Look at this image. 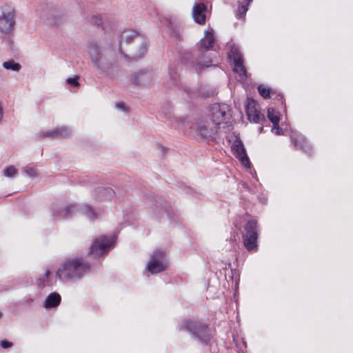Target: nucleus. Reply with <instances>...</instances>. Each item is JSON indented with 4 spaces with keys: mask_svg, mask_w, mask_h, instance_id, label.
I'll return each mask as SVG.
<instances>
[{
    "mask_svg": "<svg viewBox=\"0 0 353 353\" xmlns=\"http://www.w3.org/2000/svg\"><path fill=\"white\" fill-rule=\"evenodd\" d=\"M214 37L212 32H207L205 37L199 41V46L197 52L192 54L190 52H185L181 57L182 61L188 66L199 72L204 68L210 65L212 59L207 57L205 51L212 48L214 43Z\"/></svg>",
    "mask_w": 353,
    "mask_h": 353,
    "instance_id": "nucleus-1",
    "label": "nucleus"
},
{
    "mask_svg": "<svg viewBox=\"0 0 353 353\" xmlns=\"http://www.w3.org/2000/svg\"><path fill=\"white\" fill-rule=\"evenodd\" d=\"M88 53L94 68L100 72H104L113 65L114 50L105 48L95 41H92L88 47Z\"/></svg>",
    "mask_w": 353,
    "mask_h": 353,
    "instance_id": "nucleus-2",
    "label": "nucleus"
},
{
    "mask_svg": "<svg viewBox=\"0 0 353 353\" xmlns=\"http://www.w3.org/2000/svg\"><path fill=\"white\" fill-rule=\"evenodd\" d=\"M90 265L81 259L65 261L57 271V276L63 281L81 279L90 271Z\"/></svg>",
    "mask_w": 353,
    "mask_h": 353,
    "instance_id": "nucleus-3",
    "label": "nucleus"
},
{
    "mask_svg": "<svg viewBox=\"0 0 353 353\" xmlns=\"http://www.w3.org/2000/svg\"><path fill=\"white\" fill-rule=\"evenodd\" d=\"M179 330L189 332L194 339L205 344H207L212 338L208 325L200 321L185 319L180 325Z\"/></svg>",
    "mask_w": 353,
    "mask_h": 353,
    "instance_id": "nucleus-4",
    "label": "nucleus"
},
{
    "mask_svg": "<svg viewBox=\"0 0 353 353\" xmlns=\"http://www.w3.org/2000/svg\"><path fill=\"white\" fill-rule=\"evenodd\" d=\"M242 233L243 243L248 252H254L258 250L257 240L259 238V230L257 221L250 219L246 222Z\"/></svg>",
    "mask_w": 353,
    "mask_h": 353,
    "instance_id": "nucleus-5",
    "label": "nucleus"
},
{
    "mask_svg": "<svg viewBox=\"0 0 353 353\" xmlns=\"http://www.w3.org/2000/svg\"><path fill=\"white\" fill-rule=\"evenodd\" d=\"M38 14L48 26H60L66 20V15L50 5L41 6L37 10Z\"/></svg>",
    "mask_w": 353,
    "mask_h": 353,
    "instance_id": "nucleus-6",
    "label": "nucleus"
},
{
    "mask_svg": "<svg viewBox=\"0 0 353 353\" xmlns=\"http://www.w3.org/2000/svg\"><path fill=\"white\" fill-rule=\"evenodd\" d=\"M15 10L10 5L6 4L2 7L0 16V31L3 34H10L15 26Z\"/></svg>",
    "mask_w": 353,
    "mask_h": 353,
    "instance_id": "nucleus-7",
    "label": "nucleus"
},
{
    "mask_svg": "<svg viewBox=\"0 0 353 353\" xmlns=\"http://www.w3.org/2000/svg\"><path fill=\"white\" fill-rule=\"evenodd\" d=\"M168 268V263L165 252L160 250H154L151 254L146 269L152 274L160 273L165 270Z\"/></svg>",
    "mask_w": 353,
    "mask_h": 353,
    "instance_id": "nucleus-8",
    "label": "nucleus"
},
{
    "mask_svg": "<svg viewBox=\"0 0 353 353\" xmlns=\"http://www.w3.org/2000/svg\"><path fill=\"white\" fill-rule=\"evenodd\" d=\"M211 120L219 126L222 122L228 123L231 117L230 106L225 103H215L210 108Z\"/></svg>",
    "mask_w": 353,
    "mask_h": 353,
    "instance_id": "nucleus-9",
    "label": "nucleus"
},
{
    "mask_svg": "<svg viewBox=\"0 0 353 353\" xmlns=\"http://www.w3.org/2000/svg\"><path fill=\"white\" fill-rule=\"evenodd\" d=\"M114 241L112 239L106 236H102L96 239L90 246L89 254L97 258L100 257L104 253L109 251L113 246Z\"/></svg>",
    "mask_w": 353,
    "mask_h": 353,
    "instance_id": "nucleus-10",
    "label": "nucleus"
},
{
    "mask_svg": "<svg viewBox=\"0 0 353 353\" xmlns=\"http://www.w3.org/2000/svg\"><path fill=\"white\" fill-rule=\"evenodd\" d=\"M219 126L210 121H202L197 125V131L204 138L210 140L216 139Z\"/></svg>",
    "mask_w": 353,
    "mask_h": 353,
    "instance_id": "nucleus-11",
    "label": "nucleus"
},
{
    "mask_svg": "<svg viewBox=\"0 0 353 353\" xmlns=\"http://www.w3.org/2000/svg\"><path fill=\"white\" fill-rule=\"evenodd\" d=\"M77 212V205L75 204H70L63 207L53 204L52 206V216L54 220L71 217Z\"/></svg>",
    "mask_w": 353,
    "mask_h": 353,
    "instance_id": "nucleus-12",
    "label": "nucleus"
},
{
    "mask_svg": "<svg viewBox=\"0 0 353 353\" xmlns=\"http://www.w3.org/2000/svg\"><path fill=\"white\" fill-rule=\"evenodd\" d=\"M153 74L147 70H141L132 73L130 76L131 82L139 86H149L153 81Z\"/></svg>",
    "mask_w": 353,
    "mask_h": 353,
    "instance_id": "nucleus-13",
    "label": "nucleus"
},
{
    "mask_svg": "<svg viewBox=\"0 0 353 353\" xmlns=\"http://www.w3.org/2000/svg\"><path fill=\"white\" fill-rule=\"evenodd\" d=\"M258 108V104L256 101L254 99H248L245 111L248 119L250 121L259 123L265 119L264 115L261 113Z\"/></svg>",
    "mask_w": 353,
    "mask_h": 353,
    "instance_id": "nucleus-14",
    "label": "nucleus"
},
{
    "mask_svg": "<svg viewBox=\"0 0 353 353\" xmlns=\"http://www.w3.org/2000/svg\"><path fill=\"white\" fill-rule=\"evenodd\" d=\"M207 8L203 3H195L192 8V17L194 21L199 24L205 22V12Z\"/></svg>",
    "mask_w": 353,
    "mask_h": 353,
    "instance_id": "nucleus-15",
    "label": "nucleus"
},
{
    "mask_svg": "<svg viewBox=\"0 0 353 353\" xmlns=\"http://www.w3.org/2000/svg\"><path fill=\"white\" fill-rule=\"evenodd\" d=\"M234 154L246 168L250 167V162L247 156L245 149L241 142L235 145Z\"/></svg>",
    "mask_w": 353,
    "mask_h": 353,
    "instance_id": "nucleus-16",
    "label": "nucleus"
},
{
    "mask_svg": "<svg viewBox=\"0 0 353 353\" xmlns=\"http://www.w3.org/2000/svg\"><path fill=\"white\" fill-rule=\"evenodd\" d=\"M61 297L59 294L52 292L46 299L44 307L46 308H53L57 307L61 303Z\"/></svg>",
    "mask_w": 353,
    "mask_h": 353,
    "instance_id": "nucleus-17",
    "label": "nucleus"
},
{
    "mask_svg": "<svg viewBox=\"0 0 353 353\" xmlns=\"http://www.w3.org/2000/svg\"><path fill=\"white\" fill-rule=\"evenodd\" d=\"M77 211H80L82 214H85L90 219H95L97 218V212L88 204L77 205Z\"/></svg>",
    "mask_w": 353,
    "mask_h": 353,
    "instance_id": "nucleus-18",
    "label": "nucleus"
},
{
    "mask_svg": "<svg viewBox=\"0 0 353 353\" xmlns=\"http://www.w3.org/2000/svg\"><path fill=\"white\" fill-rule=\"evenodd\" d=\"M139 32L132 30H124L121 34V40L125 41L127 43H131L134 39L139 38Z\"/></svg>",
    "mask_w": 353,
    "mask_h": 353,
    "instance_id": "nucleus-19",
    "label": "nucleus"
},
{
    "mask_svg": "<svg viewBox=\"0 0 353 353\" xmlns=\"http://www.w3.org/2000/svg\"><path fill=\"white\" fill-rule=\"evenodd\" d=\"M252 0H243V3L238 2L239 7L236 12V17L239 19H244L246 12L248 10V6L250 4Z\"/></svg>",
    "mask_w": 353,
    "mask_h": 353,
    "instance_id": "nucleus-20",
    "label": "nucleus"
},
{
    "mask_svg": "<svg viewBox=\"0 0 353 353\" xmlns=\"http://www.w3.org/2000/svg\"><path fill=\"white\" fill-rule=\"evenodd\" d=\"M234 70L241 77H246V70L243 65V59L234 60Z\"/></svg>",
    "mask_w": 353,
    "mask_h": 353,
    "instance_id": "nucleus-21",
    "label": "nucleus"
},
{
    "mask_svg": "<svg viewBox=\"0 0 353 353\" xmlns=\"http://www.w3.org/2000/svg\"><path fill=\"white\" fill-rule=\"evenodd\" d=\"M292 141L294 144L296 149L302 150L307 154H310L312 153V148L310 145H308L304 141H299L297 139H293Z\"/></svg>",
    "mask_w": 353,
    "mask_h": 353,
    "instance_id": "nucleus-22",
    "label": "nucleus"
},
{
    "mask_svg": "<svg viewBox=\"0 0 353 353\" xmlns=\"http://www.w3.org/2000/svg\"><path fill=\"white\" fill-rule=\"evenodd\" d=\"M54 130L55 138H66L70 137L71 135V130L65 126L54 128Z\"/></svg>",
    "mask_w": 353,
    "mask_h": 353,
    "instance_id": "nucleus-23",
    "label": "nucleus"
},
{
    "mask_svg": "<svg viewBox=\"0 0 353 353\" xmlns=\"http://www.w3.org/2000/svg\"><path fill=\"white\" fill-rule=\"evenodd\" d=\"M50 274V271L47 270L46 271L45 275L43 277H40L37 279V283L39 288H43L46 285H50L52 284L48 279Z\"/></svg>",
    "mask_w": 353,
    "mask_h": 353,
    "instance_id": "nucleus-24",
    "label": "nucleus"
},
{
    "mask_svg": "<svg viewBox=\"0 0 353 353\" xmlns=\"http://www.w3.org/2000/svg\"><path fill=\"white\" fill-rule=\"evenodd\" d=\"M3 67L6 70H10L12 71H19L21 68L19 63H16L13 60H10L8 61L3 62Z\"/></svg>",
    "mask_w": 353,
    "mask_h": 353,
    "instance_id": "nucleus-25",
    "label": "nucleus"
},
{
    "mask_svg": "<svg viewBox=\"0 0 353 353\" xmlns=\"http://www.w3.org/2000/svg\"><path fill=\"white\" fill-rule=\"evenodd\" d=\"M228 57L231 61L243 59L239 49L235 46L231 48L228 53Z\"/></svg>",
    "mask_w": 353,
    "mask_h": 353,
    "instance_id": "nucleus-26",
    "label": "nucleus"
},
{
    "mask_svg": "<svg viewBox=\"0 0 353 353\" xmlns=\"http://www.w3.org/2000/svg\"><path fill=\"white\" fill-rule=\"evenodd\" d=\"M268 117L269 120L273 123L274 128L279 123V117L274 112L272 108H269L268 110Z\"/></svg>",
    "mask_w": 353,
    "mask_h": 353,
    "instance_id": "nucleus-27",
    "label": "nucleus"
},
{
    "mask_svg": "<svg viewBox=\"0 0 353 353\" xmlns=\"http://www.w3.org/2000/svg\"><path fill=\"white\" fill-rule=\"evenodd\" d=\"M147 53V45L145 41H142L140 46L139 53L133 57V60L137 61L139 59L143 58Z\"/></svg>",
    "mask_w": 353,
    "mask_h": 353,
    "instance_id": "nucleus-28",
    "label": "nucleus"
},
{
    "mask_svg": "<svg viewBox=\"0 0 353 353\" xmlns=\"http://www.w3.org/2000/svg\"><path fill=\"white\" fill-rule=\"evenodd\" d=\"M97 191L99 194L105 195L108 199H111L114 194V192L110 188H99Z\"/></svg>",
    "mask_w": 353,
    "mask_h": 353,
    "instance_id": "nucleus-29",
    "label": "nucleus"
},
{
    "mask_svg": "<svg viewBox=\"0 0 353 353\" xmlns=\"http://www.w3.org/2000/svg\"><path fill=\"white\" fill-rule=\"evenodd\" d=\"M258 91L261 97L264 99L270 98V88H266L263 87L262 85L258 86Z\"/></svg>",
    "mask_w": 353,
    "mask_h": 353,
    "instance_id": "nucleus-30",
    "label": "nucleus"
},
{
    "mask_svg": "<svg viewBox=\"0 0 353 353\" xmlns=\"http://www.w3.org/2000/svg\"><path fill=\"white\" fill-rule=\"evenodd\" d=\"M17 172V169L12 165L8 166L3 170L4 175L8 177L13 176Z\"/></svg>",
    "mask_w": 353,
    "mask_h": 353,
    "instance_id": "nucleus-31",
    "label": "nucleus"
},
{
    "mask_svg": "<svg viewBox=\"0 0 353 353\" xmlns=\"http://www.w3.org/2000/svg\"><path fill=\"white\" fill-rule=\"evenodd\" d=\"M90 22L96 26H101L103 23L102 17L101 15L92 16L90 18Z\"/></svg>",
    "mask_w": 353,
    "mask_h": 353,
    "instance_id": "nucleus-32",
    "label": "nucleus"
},
{
    "mask_svg": "<svg viewBox=\"0 0 353 353\" xmlns=\"http://www.w3.org/2000/svg\"><path fill=\"white\" fill-rule=\"evenodd\" d=\"M23 170L30 177H36L37 176V171L34 168L26 167L23 168Z\"/></svg>",
    "mask_w": 353,
    "mask_h": 353,
    "instance_id": "nucleus-33",
    "label": "nucleus"
},
{
    "mask_svg": "<svg viewBox=\"0 0 353 353\" xmlns=\"http://www.w3.org/2000/svg\"><path fill=\"white\" fill-rule=\"evenodd\" d=\"M78 77H70L66 79V83L69 85H71L74 87H78L79 86V83L78 81Z\"/></svg>",
    "mask_w": 353,
    "mask_h": 353,
    "instance_id": "nucleus-34",
    "label": "nucleus"
},
{
    "mask_svg": "<svg viewBox=\"0 0 353 353\" xmlns=\"http://www.w3.org/2000/svg\"><path fill=\"white\" fill-rule=\"evenodd\" d=\"M169 74L170 76V78L173 81V83L176 84V83L178 81V79H179V76H178L177 73L175 72L174 71L170 70L169 72Z\"/></svg>",
    "mask_w": 353,
    "mask_h": 353,
    "instance_id": "nucleus-35",
    "label": "nucleus"
},
{
    "mask_svg": "<svg viewBox=\"0 0 353 353\" xmlns=\"http://www.w3.org/2000/svg\"><path fill=\"white\" fill-rule=\"evenodd\" d=\"M12 345L13 344L12 342L8 341L6 340H2L0 342V345L1 346V347L5 348V349L11 347L12 346Z\"/></svg>",
    "mask_w": 353,
    "mask_h": 353,
    "instance_id": "nucleus-36",
    "label": "nucleus"
},
{
    "mask_svg": "<svg viewBox=\"0 0 353 353\" xmlns=\"http://www.w3.org/2000/svg\"><path fill=\"white\" fill-rule=\"evenodd\" d=\"M170 35L176 39H181V33L179 30L172 29L170 32Z\"/></svg>",
    "mask_w": 353,
    "mask_h": 353,
    "instance_id": "nucleus-37",
    "label": "nucleus"
},
{
    "mask_svg": "<svg viewBox=\"0 0 353 353\" xmlns=\"http://www.w3.org/2000/svg\"><path fill=\"white\" fill-rule=\"evenodd\" d=\"M42 134H43V136L44 137H54V138H55V134H54V129L52 130H48V131L43 132Z\"/></svg>",
    "mask_w": 353,
    "mask_h": 353,
    "instance_id": "nucleus-38",
    "label": "nucleus"
},
{
    "mask_svg": "<svg viewBox=\"0 0 353 353\" xmlns=\"http://www.w3.org/2000/svg\"><path fill=\"white\" fill-rule=\"evenodd\" d=\"M116 107L121 110H126L125 105L123 102H118L116 104Z\"/></svg>",
    "mask_w": 353,
    "mask_h": 353,
    "instance_id": "nucleus-39",
    "label": "nucleus"
},
{
    "mask_svg": "<svg viewBox=\"0 0 353 353\" xmlns=\"http://www.w3.org/2000/svg\"><path fill=\"white\" fill-rule=\"evenodd\" d=\"M276 130V134H281L283 132V130L279 127V124L275 128L273 127L272 130Z\"/></svg>",
    "mask_w": 353,
    "mask_h": 353,
    "instance_id": "nucleus-40",
    "label": "nucleus"
},
{
    "mask_svg": "<svg viewBox=\"0 0 353 353\" xmlns=\"http://www.w3.org/2000/svg\"><path fill=\"white\" fill-rule=\"evenodd\" d=\"M119 51H120L121 53H122L121 48V47L119 48Z\"/></svg>",
    "mask_w": 353,
    "mask_h": 353,
    "instance_id": "nucleus-41",
    "label": "nucleus"
},
{
    "mask_svg": "<svg viewBox=\"0 0 353 353\" xmlns=\"http://www.w3.org/2000/svg\"><path fill=\"white\" fill-rule=\"evenodd\" d=\"M2 315H3L2 312H0V317H1V316H2Z\"/></svg>",
    "mask_w": 353,
    "mask_h": 353,
    "instance_id": "nucleus-42",
    "label": "nucleus"
}]
</instances>
